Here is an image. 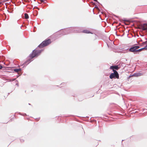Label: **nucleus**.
<instances>
[{
  "instance_id": "10",
  "label": "nucleus",
  "mask_w": 147,
  "mask_h": 147,
  "mask_svg": "<svg viewBox=\"0 0 147 147\" xmlns=\"http://www.w3.org/2000/svg\"><path fill=\"white\" fill-rule=\"evenodd\" d=\"M144 48H141V49H137V53H139L142 51H143L144 50Z\"/></svg>"
},
{
  "instance_id": "2",
  "label": "nucleus",
  "mask_w": 147,
  "mask_h": 147,
  "mask_svg": "<svg viewBox=\"0 0 147 147\" xmlns=\"http://www.w3.org/2000/svg\"><path fill=\"white\" fill-rule=\"evenodd\" d=\"M40 53V51H39L34 50L33 51L32 53L29 56L31 59H32L33 58L37 56Z\"/></svg>"
},
{
  "instance_id": "11",
  "label": "nucleus",
  "mask_w": 147,
  "mask_h": 147,
  "mask_svg": "<svg viewBox=\"0 0 147 147\" xmlns=\"http://www.w3.org/2000/svg\"><path fill=\"white\" fill-rule=\"evenodd\" d=\"M83 32H84V33H90V31H89L88 30H83Z\"/></svg>"
},
{
  "instance_id": "14",
  "label": "nucleus",
  "mask_w": 147,
  "mask_h": 147,
  "mask_svg": "<svg viewBox=\"0 0 147 147\" xmlns=\"http://www.w3.org/2000/svg\"><path fill=\"white\" fill-rule=\"evenodd\" d=\"M144 50H147V45H146L145 47L143 48Z\"/></svg>"
},
{
  "instance_id": "8",
  "label": "nucleus",
  "mask_w": 147,
  "mask_h": 147,
  "mask_svg": "<svg viewBox=\"0 0 147 147\" xmlns=\"http://www.w3.org/2000/svg\"><path fill=\"white\" fill-rule=\"evenodd\" d=\"M24 17L26 19H27L29 18V16L28 14L27 13H25Z\"/></svg>"
},
{
  "instance_id": "15",
  "label": "nucleus",
  "mask_w": 147,
  "mask_h": 147,
  "mask_svg": "<svg viewBox=\"0 0 147 147\" xmlns=\"http://www.w3.org/2000/svg\"><path fill=\"white\" fill-rule=\"evenodd\" d=\"M147 43V42H146V41L145 42H143L142 44H143V45H145V44H146V43Z\"/></svg>"
},
{
  "instance_id": "13",
  "label": "nucleus",
  "mask_w": 147,
  "mask_h": 147,
  "mask_svg": "<svg viewBox=\"0 0 147 147\" xmlns=\"http://www.w3.org/2000/svg\"><path fill=\"white\" fill-rule=\"evenodd\" d=\"M40 2L43 3V2L44 3H46V0H40Z\"/></svg>"
},
{
  "instance_id": "17",
  "label": "nucleus",
  "mask_w": 147,
  "mask_h": 147,
  "mask_svg": "<svg viewBox=\"0 0 147 147\" xmlns=\"http://www.w3.org/2000/svg\"><path fill=\"white\" fill-rule=\"evenodd\" d=\"M2 4V3L1 2H0V5Z\"/></svg>"
},
{
  "instance_id": "18",
  "label": "nucleus",
  "mask_w": 147,
  "mask_h": 147,
  "mask_svg": "<svg viewBox=\"0 0 147 147\" xmlns=\"http://www.w3.org/2000/svg\"><path fill=\"white\" fill-rule=\"evenodd\" d=\"M94 1H96V2L97 1V0H94Z\"/></svg>"
},
{
  "instance_id": "16",
  "label": "nucleus",
  "mask_w": 147,
  "mask_h": 147,
  "mask_svg": "<svg viewBox=\"0 0 147 147\" xmlns=\"http://www.w3.org/2000/svg\"><path fill=\"white\" fill-rule=\"evenodd\" d=\"M3 68V67L0 65V69H1Z\"/></svg>"
},
{
  "instance_id": "4",
  "label": "nucleus",
  "mask_w": 147,
  "mask_h": 147,
  "mask_svg": "<svg viewBox=\"0 0 147 147\" xmlns=\"http://www.w3.org/2000/svg\"><path fill=\"white\" fill-rule=\"evenodd\" d=\"M139 48L140 47L138 46H133L129 49V51L134 53V54H137V49Z\"/></svg>"
},
{
  "instance_id": "5",
  "label": "nucleus",
  "mask_w": 147,
  "mask_h": 147,
  "mask_svg": "<svg viewBox=\"0 0 147 147\" xmlns=\"http://www.w3.org/2000/svg\"><path fill=\"white\" fill-rule=\"evenodd\" d=\"M138 28L142 29L143 30H147V24H144L140 25L138 26Z\"/></svg>"
},
{
  "instance_id": "19",
  "label": "nucleus",
  "mask_w": 147,
  "mask_h": 147,
  "mask_svg": "<svg viewBox=\"0 0 147 147\" xmlns=\"http://www.w3.org/2000/svg\"><path fill=\"white\" fill-rule=\"evenodd\" d=\"M24 141V140H22L21 142H23Z\"/></svg>"
},
{
  "instance_id": "6",
  "label": "nucleus",
  "mask_w": 147,
  "mask_h": 147,
  "mask_svg": "<svg viewBox=\"0 0 147 147\" xmlns=\"http://www.w3.org/2000/svg\"><path fill=\"white\" fill-rule=\"evenodd\" d=\"M110 69H112L113 71V70L116 71L115 69L118 70L119 69V67H118V65L112 66L110 67Z\"/></svg>"
},
{
  "instance_id": "12",
  "label": "nucleus",
  "mask_w": 147,
  "mask_h": 147,
  "mask_svg": "<svg viewBox=\"0 0 147 147\" xmlns=\"http://www.w3.org/2000/svg\"><path fill=\"white\" fill-rule=\"evenodd\" d=\"M141 75H142L140 73H137V74H135V76H140Z\"/></svg>"
},
{
  "instance_id": "7",
  "label": "nucleus",
  "mask_w": 147,
  "mask_h": 147,
  "mask_svg": "<svg viewBox=\"0 0 147 147\" xmlns=\"http://www.w3.org/2000/svg\"><path fill=\"white\" fill-rule=\"evenodd\" d=\"M29 58L24 63V64H26V63H27L28 64L29 62H30L31 61V60L32 59H31L30 57H29Z\"/></svg>"
},
{
  "instance_id": "9",
  "label": "nucleus",
  "mask_w": 147,
  "mask_h": 147,
  "mask_svg": "<svg viewBox=\"0 0 147 147\" xmlns=\"http://www.w3.org/2000/svg\"><path fill=\"white\" fill-rule=\"evenodd\" d=\"M21 71V69H14V71L16 72H18Z\"/></svg>"
},
{
  "instance_id": "3",
  "label": "nucleus",
  "mask_w": 147,
  "mask_h": 147,
  "mask_svg": "<svg viewBox=\"0 0 147 147\" xmlns=\"http://www.w3.org/2000/svg\"><path fill=\"white\" fill-rule=\"evenodd\" d=\"M113 73H111L109 76L110 79H112L113 78L116 77L117 79L119 78V75L116 71L113 70Z\"/></svg>"
},
{
  "instance_id": "1",
  "label": "nucleus",
  "mask_w": 147,
  "mask_h": 147,
  "mask_svg": "<svg viewBox=\"0 0 147 147\" xmlns=\"http://www.w3.org/2000/svg\"><path fill=\"white\" fill-rule=\"evenodd\" d=\"M51 43V40L50 39H46L43 41L39 46L38 47L42 48L46 46Z\"/></svg>"
}]
</instances>
